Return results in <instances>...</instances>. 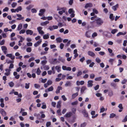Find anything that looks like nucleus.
<instances>
[{
	"label": "nucleus",
	"instance_id": "1",
	"mask_svg": "<svg viewBox=\"0 0 127 127\" xmlns=\"http://www.w3.org/2000/svg\"><path fill=\"white\" fill-rule=\"evenodd\" d=\"M95 20L96 22V23L97 25L99 26L102 25L104 23V21L103 20L99 17H97Z\"/></svg>",
	"mask_w": 127,
	"mask_h": 127
},
{
	"label": "nucleus",
	"instance_id": "2",
	"mask_svg": "<svg viewBox=\"0 0 127 127\" xmlns=\"http://www.w3.org/2000/svg\"><path fill=\"white\" fill-rule=\"evenodd\" d=\"M82 112L84 117H86V118H89V115L88 112L86 110L84 109L82 111Z\"/></svg>",
	"mask_w": 127,
	"mask_h": 127
},
{
	"label": "nucleus",
	"instance_id": "3",
	"mask_svg": "<svg viewBox=\"0 0 127 127\" xmlns=\"http://www.w3.org/2000/svg\"><path fill=\"white\" fill-rule=\"evenodd\" d=\"M88 54L89 56L94 58L95 57V54L93 52L89 51L88 52Z\"/></svg>",
	"mask_w": 127,
	"mask_h": 127
},
{
	"label": "nucleus",
	"instance_id": "4",
	"mask_svg": "<svg viewBox=\"0 0 127 127\" xmlns=\"http://www.w3.org/2000/svg\"><path fill=\"white\" fill-rule=\"evenodd\" d=\"M0 113L3 116H6V113L3 109L0 108Z\"/></svg>",
	"mask_w": 127,
	"mask_h": 127
},
{
	"label": "nucleus",
	"instance_id": "5",
	"mask_svg": "<svg viewBox=\"0 0 127 127\" xmlns=\"http://www.w3.org/2000/svg\"><path fill=\"white\" fill-rule=\"evenodd\" d=\"M72 114L71 112H69L67 113L64 116V117L66 118H69L72 115Z\"/></svg>",
	"mask_w": 127,
	"mask_h": 127
},
{
	"label": "nucleus",
	"instance_id": "6",
	"mask_svg": "<svg viewBox=\"0 0 127 127\" xmlns=\"http://www.w3.org/2000/svg\"><path fill=\"white\" fill-rule=\"evenodd\" d=\"M87 86L88 87H91L93 86V81L92 80H89L87 82Z\"/></svg>",
	"mask_w": 127,
	"mask_h": 127
},
{
	"label": "nucleus",
	"instance_id": "7",
	"mask_svg": "<svg viewBox=\"0 0 127 127\" xmlns=\"http://www.w3.org/2000/svg\"><path fill=\"white\" fill-rule=\"evenodd\" d=\"M93 5L92 3H86L85 5V7L87 8L88 7H91L93 6Z\"/></svg>",
	"mask_w": 127,
	"mask_h": 127
},
{
	"label": "nucleus",
	"instance_id": "8",
	"mask_svg": "<svg viewBox=\"0 0 127 127\" xmlns=\"http://www.w3.org/2000/svg\"><path fill=\"white\" fill-rule=\"evenodd\" d=\"M45 11V9H40L39 11V13L38 14V15L40 16H42Z\"/></svg>",
	"mask_w": 127,
	"mask_h": 127
},
{
	"label": "nucleus",
	"instance_id": "9",
	"mask_svg": "<svg viewBox=\"0 0 127 127\" xmlns=\"http://www.w3.org/2000/svg\"><path fill=\"white\" fill-rule=\"evenodd\" d=\"M72 84L71 82L69 81H67L66 83L65 84V87H71L72 86Z\"/></svg>",
	"mask_w": 127,
	"mask_h": 127
},
{
	"label": "nucleus",
	"instance_id": "10",
	"mask_svg": "<svg viewBox=\"0 0 127 127\" xmlns=\"http://www.w3.org/2000/svg\"><path fill=\"white\" fill-rule=\"evenodd\" d=\"M62 87L59 86L57 88L56 91V93L57 94L59 93H60V91L62 90Z\"/></svg>",
	"mask_w": 127,
	"mask_h": 127
},
{
	"label": "nucleus",
	"instance_id": "11",
	"mask_svg": "<svg viewBox=\"0 0 127 127\" xmlns=\"http://www.w3.org/2000/svg\"><path fill=\"white\" fill-rule=\"evenodd\" d=\"M26 34L27 35L30 34L31 35H32L33 33V31L30 30H26Z\"/></svg>",
	"mask_w": 127,
	"mask_h": 127
},
{
	"label": "nucleus",
	"instance_id": "12",
	"mask_svg": "<svg viewBox=\"0 0 127 127\" xmlns=\"http://www.w3.org/2000/svg\"><path fill=\"white\" fill-rule=\"evenodd\" d=\"M58 60L60 61L61 62L63 63H64L65 60V59L63 58V57H61L60 56H59Z\"/></svg>",
	"mask_w": 127,
	"mask_h": 127
},
{
	"label": "nucleus",
	"instance_id": "13",
	"mask_svg": "<svg viewBox=\"0 0 127 127\" xmlns=\"http://www.w3.org/2000/svg\"><path fill=\"white\" fill-rule=\"evenodd\" d=\"M49 34L48 33H47L46 34L43 35V38L44 39H47L49 38Z\"/></svg>",
	"mask_w": 127,
	"mask_h": 127
},
{
	"label": "nucleus",
	"instance_id": "14",
	"mask_svg": "<svg viewBox=\"0 0 127 127\" xmlns=\"http://www.w3.org/2000/svg\"><path fill=\"white\" fill-rule=\"evenodd\" d=\"M118 107L120 109L119 110V112H121L123 109V107L122 104L121 103L119 104L118 106Z\"/></svg>",
	"mask_w": 127,
	"mask_h": 127
},
{
	"label": "nucleus",
	"instance_id": "15",
	"mask_svg": "<svg viewBox=\"0 0 127 127\" xmlns=\"http://www.w3.org/2000/svg\"><path fill=\"white\" fill-rule=\"evenodd\" d=\"M17 36L18 38H19L20 39V40L19 41V43L22 42L24 40V38L21 36L17 35Z\"/></svg>",
	"mask_w": 127,
	"mask_h": 127
},
{
	"label": "nucleus",
	"instance_id": "16",
	"mask_svg": "<svg viewBox=\"0 0 127 127\" xmlns=\"http://www.w3.org/2000/svg\"><path fill=\"white\" fill-rule=\"evenodd\" d=\"M62 40L63 39L60 37H59L56 39V40L57 43L61 42Z\"/></svg>",
	"mask_w": 127,
	"mask_h": 127
},
{
	"label": "nucleus",
	"instance_id": "17",
	"mask_svg": "<svg viewBox=\"0 0 127 127\" xmlns=\"http://www.w3.org/2000/svg\"><path fill=\"white\" fill-rule=\"evenodd\" d=\"M87 89V88L85 86H83L81 87V93L82 94L83 93L84 91Z\"/></svg>",
	"mask_w": 127,
	"mask_h": 127
},
{
	"label": "nucleus",
	"instance_id": "18",
	"mask_svg": "<svg viewBox=\"0 0 127 127\" xmlns=\"http://www.w3.org/2000/svg\"><path fill=\"white\" fill-rule=\"evenodd\" d=\"M127 33V32H119L116 35V36H120V35H124L126 34Z\"/></svg>",
	"mask_w": 127,
	"mask_h": 127
},
{
	"label": "nucleus",
	"instance_id": "19",
	"mask_svg": "<svg viewBox=\"0 0 127 127\" xmlns=\"http://www.w3.org/2000/svg\"><path fill=\"white\" fill-rule=\"evenodd\" d=\"M49 23V22L48 21H46L44 22H41L40 23V25L41 26H44L48 24Z\"/></svg>",
	"mask_w": 127,
	"mask_h": 127
},
{
	"label": "nucleus",
	"instance_id": "20",
	"mask_svg": "<svg viewBox=\"0 0 127 127\" xmlns=\"http://www.w3.org/2000/svg\"><path fill=\"white\" fill-rule=\"evenodd\" d=\"M62 103V101L61 100L59 101L57 103V107L58 108H60L61 106V104Z\"/></svg>",
	"mask_w": 127,
	"mask_h": 127
},
{
	"label": "nucleus",
	"instance_id": "21",
	"mask_svg": "<svg viewBox=\"0 0 127 127\" xmlns=\"http://www.w3.org/2000/svg\"><path fill=\"white\" fill-rule=\"evenodd\" d=\"M55 68L57 70L58 72H59L61 71V67L59 66H56L55 67Z\"/></svg>",
	"mask_w": 127,
	"mask_h": 127
},
{
	"label": "nucleus",
	"instance_id": "22",
	"mask_svg": "<svg viewBox=\"0 0 127 127\" xmlns=\"http://www.w3.org/2000/svg\"><path fill=\"white\" fill-rule=\"evenodd\" d=\"M119 6V5L118 4H117L115 6H113L112 7V9L114 10V11H115L117 10V8H118Z\"/></svg>",
	"mask_w": 127,
	"mask_h": 127
},
{
	"label": "nucleus",
	"instance_id": "23",
	"mask_svg": "<svg viewBox=\"0 0 127 127\" xmlns=\"http://www.w3.org/2000/svg\"><path fill=\"white\" fill-rule=\"evenodd\" d=\"M90 24L93 27H96V26L94 21H93L90 22Z\"/></svg>",
	"mask_w": 127,
	"mask_h": 127
},
{
	"label": "nucleus",
	"instance_id": "24",
	"mask_svg": "<svg viewBox=\"0 0 127 127\" xmlns=\"http://www.w3.org/2000/svg\"><path fill=\"white\" fill-rule=\"evenodd\" d=\"M91 33L89 31L86 32L85 33V36L88 38H90Z\"/></svg>",
	"mask_w": 127,
	"mask_h": 127
},
{
	"label": "nucleus",
	"instance_id": "25",
	"mask_svg": "<svg viewBox=\"0 0 127 127\" xmlns=\"http://www.w3.org/2000/svg\"><path fill=\"white\" fill-rule=\"evenodd\" d=\"M78 95V93L77 92L73 94L72 95V99H74Z\"/></svg>",
	"mask_w": 127,
	"mask_h": 127
},
{
	"label": "nucleus",
	"instance_id": "26",
	"mask_svg": "<svg viewBox=\"0 0 127 127\" xmlns=\"http://www.w3.org/2000/svg\"><path fill=\"white\" fill-rule=\"evenodd\" d=\"M110 85L111 87H113L115 89L116 88L117 86L116 84L113 82H111L110 83Z\"/></svg>",
	"mask_w": 127,
	"mask_h": 127
},
{
	"label": "nucleus",
	"instance_id": "27",
	"mask_svg": "<svg viewBox=\"0 0 127 127\" xmlns=\"http://www.w3.org/2000/svg\"><path fill=\"white\" fill-rule=\"evenodd\" d=\"M115 16H113V14H110L109 16L110 19L112 21L114 20Z\"/></svg>",
	"mask_w": 127,
	"mask_h": 127
},
{
	"label": "nucleus",
	"instance_id": "28",
	"mask_svg": "<svg viewBox=\"0 0 127 127\" xmlns=\"http://www.w3.org/2000/svg\"><path fill=\"white\" fill-rule=\"evenodd\" d=\"M22 25L20 23L18 26L17 28V30L20 31L22 29Z\"/></svg>",
	"mask_w": 127,
	"mask_h": 127
},
{
	"label": "nucleus",
	"instance_id": "29",
	"mask_svg": "<svg viewBox=\"0 0 127 127\" xmlns=\"http://www.w3.org/2000/svg\"><path fill=\"white\" fill-rule=\"evenodd\" d=\"M8 84L10 87H13L14 85V83L12 81L8 83Z\"/></svg>",
	"mask_w": 127,
	"mask_h": 127
},
{
	"label": "nucleus",
	"instance_id": "30",
	"mask_svg": "<svg viewBox=\"0 0 127 127\" xmlns=\"http://www.w3.org/2000/svg\"><path fill=\"white\" fill-rule=\"evenodd\" d=\"M22 9V7L21 6L18 7L17 8L15 9V10L17 12H18L19 11H21Z\"/></svg>",
	"mask_w": 127,
	"mask_h": 127
},
{
	"label": "nucleus",
	"instance_id": "31",
	"mask_svg": "<svg viewBox=\"0 0 127 127\" xmlns=\"http://www.w3.org/2000/svg\"><path fill=\"white\" fill-rule=\"evenodd\" d=\"M47 61L46 60H43L41 61V64H42L43 65H45V64H46L47 63Z\"/></svg>",
	"mask_w": 127,
	"mask_h": 127
},
{
	"label": "nucleus",
	"instance_id": "32",
	"mask_svg": "<svg viewBox=\"0 0 127 127\" xmlns=\"http://www.w3.org/2000/svg\"><path fill=\"white\" fill-rule=\"evenodd\" d=\"M118 31V30L116 29H114L112 30L111 33L113 34H114L115 33L117 32Z\"/></svg>",
	"mask_w": 127,
	"mask_h": 127
},
{
	"label": "nucleus",
	"instance_id": "33",
	"mask_svg": "<svg viewBox=\"0 0 127 127\" xmlns=\"http://www.w3.org/2000/svg\"><path fill=\"white\" fill-rule=\"evenodd\" d=\"M42 79L41 82L42 83H45L47 80V79L46 78L43 79L42 78H40L39 79Z\"/></svg>",
	"mask_w": 127,
	"mask_h": 127
},
{
	"label": "nucleus",
	"instance_id": "34",
	"mask_svg": "<svg viewBox=\"0 0 127 127\" xmlns=\"http://www.w3.org/2000/svg\"><path fill=\"white\" fill-rule=\"evenodd\" d=\"M65 11L64 9L62 10L61 11H60L58 13L60 15H62L63 13L65 12Z\"/></svg>",
	"mask_w": 127,
	"mask_h": 127
},
{
	"label": "nucleus",
	"instance_id": "35",
	"mask_svg": "<svg viewBox=\"0 0 127 127\" xmlns=\"http://www.w3.org/2000/svg\"><path fill=\"white\" fill-rule=\"evenodd\" d=\"M14 62V61H11L10 60H6V63H7L8 64H9L10 63H13Z\"/></svg>",
	"mask_w": 127,
	"mask_h": 127
},
{
	"label": "nucleus",
	"instance_id": "36",
	"mask_svg": "<svg viewBox=\"0 0 127 127\" xmlns=\"http://www.w3.org/2000/svg\"><path fill=\"white\" fill-rule=\"evenodd\" d=\"M43 68L45 70H48L49 68V67L48 66L45 65L44 66Z\"/></svg>",
	"mask_w": 127,
	"mask_h": 127
},
{
	"label": "nucleus",
	"instance_id": "37",
	"mask_svg": "<svg viewBox=\"0 0 127 127\" xmlns=\"http://www.w3.org/2000/svg\"><path fill=\"white\" fill-rule=\"evenodd\" d=\"M116 116V114H114L113 113H112L111 114H110L109 117L110 118H114V117L115 116Z\"/></svg>",
	"mask_w": 127,
	"mask_h": 127
},
{
	"label": "nucleus",
	"instance_id": "38",
	"mask_svg": "<svg viewBox=\"0 0 127 127\" xmlns=\"http://www.w3.org/2000/svg\"><path fill=\"white\" fill-rule=\"evenodd\" d=\"M102 79V78L101 77L95 78V80L96 81H100Z\"/></svg>",
	"mask_w": 127,
	"mask_h": 127
},
{
	"label": "nucleus",
	"instance_id": "39",
	"mask_svg": "<svg viewBox=\"0 0 127 127\" xmlns=\"http://www.w3.org/2000/svg\"><path fill=\"white\" fill-rule=\"evenodd\" d=\"M87 125V123L86 122H84L81 124V127H85Z\"/></svg>",
	"mask_w": 127,
	"mask_h": 127
},
{
	"label": "nucleus",
	"instance_id": "40",
	"mask_svg": "<svg viewBox=\"0 0 127 127\" xmlns=\"http://www.w3.org/2000/svg\"><path fill=\"white\" fill-rule=\"evenodd\" d=\"M95 61L98 63H99L101 62V60L99 58H96L95 59Z\"/></svg>",
	"mask_w": 127,
	"mask_h": 127
},
{
	"label": "nucleus",
	"instance_id": "41",
	"mask_svg": "<svg viewBox=\"0 0 127 127\" xmlns=\"http://www.w3.org/2000/svg\"><path fill=\"white\" fill-rule=\"evenodd\" d=\"M34 87L36 88H39L40 87V86L38 84H34Z\"/></svg>",
	"mask_w": 127,
	"mask_h": 127
},
{
	"label": "nucleus",
	"instance_id": "42",
	"mask_svg": "<svg viewBox=\"0 0 127 127\" xmlns=\"http://www.w3.org/2000/svg\"><path fill=\"white\" fill-rule=\"evenodd\" d=\"M2 50V51L4 50H7V48L6 47L4 46H2L1 47Z\"/></svg>",
	"mask_w": 127,
	"mask_h": 127
},
{
	"label": "nucleus",
	"instance_id": "43",
	"mask_svg": "<svg viewBox=\"0 0 127 127\" xmlns=\"http://www.w3.org/2000/svg\"><path fill=\"white\" fill-rule=\"evenodd\" d=\"M17 3L16 2H13L11 4V6L13 8L15 7L17 5Z\"/></svg>",
	"mask_w": 127,
	"mask_h": 127
},
{
	"label": "nucleus",
	"instance_id": "44",
	"mask_svg": "<svg viewBox=\"0 0 127 127\" xmlns=\"http://www.w3.org/2000/svg\"><path fill=\"white\" fill-rule=\"evenodd\" d=\"M87 64L88 65L90 64L92 62V60L90 59H88L86 61Z\"/></svg>",
	"mask_w": 127,
	"mask_h": 127
},
{
	"label": "nucleus",
	"instance_id": "45",
	"mask_svg": "<svg viewBox=\"0 0 127 127\" xmlns=\"http://www.w3.org/2000/svg\"><path fill=\"white\" fill-rule=\"evenodd\" d=\"M105 110V108L103 107H102L100 109V113H102Z\"/></svg>",
	"mask_w": 127,
	"mask_h": 127
},
{
	"label": "nucleus",
	"instance_id": "46",
	"mask_svg": "<svg viewBox=\"0 0 127 127\" xmlns=\"http://www.w3.org/2000/svg\"><path fill=\"white\" fill-rule=\"evenodd\" d=\"M32 51L31 48L30 47H28L26 49V51L28 52H30Z\"/></svg>",
	"mask_w": 127,
	"mask_h": 127
},
{
	"label": "nucleus",
	"instance_id": "47",
	"mask_svg": "<svg viewBox=\"0 0 127 127\" xmlns=\"http://www.w3.org/2000/svg\"><path fill=\"white\" fill-rule=\"evenodd\" d=\"M127 121V115L122 120V122H125Z\"/></svg>",
	"mask_w": 127,
	"mask_h": 127
},
{
	"label": "nucleus",
	"instance_id": "48",
	"mask_svg": "<svg viewBox=\"0 0 127 127\" xmlns=\"http://www.w3.org/2000/svg\"><path fill=\"white\" fill-rule=\"evenodd\" d=\"M41 71L40 70L39 68H38L37 70L36 73L38 75H39L41 72Z\"/></svg>",
	"mask_w": 127,
	"mask_h": 127
},
{
	"label": "nucleus",
	"instance_id": "49",
	"mask_svg": "<svg viewBox=\"0 0 127 127\" xmlns=\"http://www.w3.org/2000/svg\"><path fill=\"white\" fill-rule=\"evenodd\" d=\"M42 27H39L37 28V30L38 32H39V31H42Z\"/></svg>",
	"mask_w": 127,
	"mask_h": 127
},
{
	"label": "nucleus",
	"instance_id": "50",
	"mask_svg": "<svg viewBox=\"0 0 127 127\" xmlns=\"http://www.w3.org/2000/svg\"><path fill=\"white\" fill-rule=\"evenodd\" d=\"M29 85L30 83H29L28 84L26 83L25 84V88L27 89H29Z\"/></svg>",
	"mask_w": 127,
	"mask_h": 127
},
{
	"label": "nucleus",
	"instance_id": "51",
	"mask_svg": "<svg viewBox=\"0 0 127 127\" xmlns=\"http://www.w3.org/2000/svg\"><path fill=\"white\" fill-rule=\"evenodd\" d=\"M95 64L94 62H92L89 64V67H93Z\"/></svg>",
	"mask_w": 127,
	"mask_h": 127
},
{
	"label": "nucleus",
	"instance_id": "52",
	"mask_svg": "<svg viewBox=\"0 0 127 127\" xmlns=\"http://www.w3.org/2000/svg\"><path fill=\"white\" fill-rule=\"evenodd\" d=\"M82 73L81 71H79L77 73V76L79 77L82 75Z\"/></svg>",
	"mask_w": 127,
	"mask_h": 127
},
{
	"label": "nucleus",
	"instance_id": "53",
	"mask_svg": "<svg viewBox=\"0 0 127 127\" xmlns=\"http://www.w3.org/2000/svg\"><path fill=\"white\" fill-rule=\"evenodd\" d=\"M31 11L32 13H36L37 12V10L35 8H32L31 9Z\"/></svg>",
	"mask_w": 127,
	"mask_h": 127
},
{
	"label": "nucleus",
	"instance_id": "54",
	"mask_svg": "<svg viewBox=\"0 0 127 127\" xmlns=\"http://www.w3.org/2000/svg\"><path fill=\"white\" fill-rule=\"evenodd\" d=\"M48 91H52L53 90V88L52 86H51L48 89Z\"/></svg>",
	"mask_w": 127,
	"mask_h": 127
},
{
	"label": "nucleus",
	"instance_id": "55",
	"mask_svg": "<svg viewBox=\"0 0 127 127\" xmlns=\"http://www.w3.org/2000/svg\"><path fill=\"white\" fill-rule=\"evenodd\" d=\"M35 59V58L33 57H32L30 58L28 60L29 62H30L31 61H33Z\"/></svg>",
	"mask_w": 127,
	"mask_h": 127
},
{
	"label": "nucleus",
	"instance_id": "56",
	"mask_svg": "<svg viewBox=\"0 0 127 127\" xmlns=\"http://www.w3.org/2000/svg\"><path fill=\"white\" fill-rule=\"evenodd\" d=\"M61 111V110L60 109H58L57 111V113L59 115H62Z\"/></svg>",
	"mask_w": 127,
	"mask_h": 127
},
{
	"label": "nucleus",
	"instance_id": "57",
	"mask_svg": "<svg viewBox=\"0 0 127 127\" xmlns=\"http://www.w3.org/2000/svg\"><path fill=\"white\" fill-rule=\"evenodd\" d=\"M51 125V123L50 122H47L46 123V126L47 127H48Z\"/></svg>",
	"mask_w": 127,
	"mask_h": 127
},
{
	"label": "nucleus",
	"instance_id": "58",
	"mask_svg": "<svg viewBox=\"0 0 127 127\" xmlns=\"http://www.w3.org/2000/svg\"><path fill=\"white\" fill-rule=\"evenodd\" d=\"M49 85H51L52 83V81L50 80H48L47 83Z\"/></svg>",
	"mask_w": 127,
	"mask_h": 127
},
{
	"label": "nucleus",
	"instance_id": "59",
	"mask_svg": "<svg viewBox=\"0 0 127 127\" xmlns=\"http://www.w3.org/2000/svg\"><path fill=\"white\" fill-rule=\"evenodd\" d=\"M93 12L97 14L98 13V11L95 9L94 8L93 9Z\"/></svg>",
	"mask_w": 127,
	"mask_h": 127
},
{
	"label": "nucleus",
	"instance_id": "60",
	"mask_svg": "<svg viewBox=\"0 0 127 127\" xmlns=\"http://www.w3.org/2000/svg\"><path fill=\"white\" fill-rule=\"evenodd\" d=\"M90 78L91 79H93L95 77V75L93 74H92L90 75Z\"/></svg>",
	"mask_w": 127,
	"mask_h": 127
},
{
	"label": "nucleus",
	"instance_id": "61",
	"mask_svg": "<svg viewBox=\"0 0 127 127\" xmlns=\"http://www.w3.org/2000/svg\"><path fill=\"white\" fill-rule=\"evenodd\" d=\"M9 10V8L7 7H5L3 9V11L4 12L7 11Z\"/></svg>",
	"mask_w": 127,
	"mask_h": 127
},
{
	"label": "nucleus",
	"instance_id": "62",
	"mask_svg": "<svg viewBox=\"0 0 127 127\" xmlns=\"http://www.w3.org/2000/svg\"><path fill=\"white\" fill-rule=\"evenodd\" d=\"M85 60V57H83L80 59V61L82 62H83Z\"/></svg>",
	"mask_w": 127,
	"mask_h": 127
},
{
	"label": "nucleus",
	"instance_id": "63",
	"mask_svg": "<svg viewBox=\"0 0 127 127\" xmlns=\"http://www.w3.org/2000/svg\"><path fill=\"white\" fill-rule=\"evenodd\" d=\"M70 47L72 49H73L76 47V45L75 44H72L70 46Z\"/></svg>",
	"mask_w": 127,
	"mask_h": 127
},
{
	"label": "nucleus",
	"instance_id": "64",
	"mask_svg": "<svg viewBox=\"0 0 127 127\" xmlns=\"http://www.w3.org/2000/svg\"><path fill=\"white\" fill-rule=\"evenodd\" d=\"M61 97L62 98L63 100L64 101H66L67 99V98L65 97L64 95H62Z\"/></svg>",
	"mask_w": 127,
	"mask_h": 127
}]
</instances>
